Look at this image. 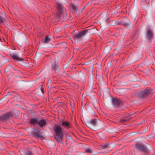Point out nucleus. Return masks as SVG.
<instances>
[{"label": "nucleus", "instance_id": "nucleus-1", "mask_svg": "<svg viewBox=\"0 0 155 155\" xmlns=\"http://www.w3.org/2000/svg\"><path fill=\"white\" fill-rule=\"evenodd\" d=\"M57 8L58 11V13L55 15L56 18L60 19L62 21H64L67 17L66 11L62 5L60 3H57Z\"/></svg>", "mask_w": 155, "mask_h": 155}, {"label": "nucleus", "instance_id": "nucleus-2", "mask_svg": "<svg viewBox=\"0 0 155 155\" xmlns=\"http://www.w3.org/2000/svg\"><path fill=\"white\" fill-rule=\"evenodd\" d=\"M54 130L56 135L55 138L56 140L58 143H61L64 137L62 128L60 126L58 125L55 127Z\"/></svg>", "mask_w": 155, "mask_h": 155}, {"label": "nucleus", "instance_id": "nucleus-3", "mask_svg": "<svg viewBox=\"0 0 155 155\" xmlns=\"http://www.w3.org/2000/svg\"><path fill=\"white\" fill-rule=\"evenodd\" d=\"M88 30L87 29H84L78 33H76L74 36L75 40L77 41L81 40L87 34Z\"/></svg>", "mask_w": 155, "mask_h": 155}, {"label": "nucleus", "instance_id": "nucleus-4", "mask_svg": "<svg viewBox=\"0 0 155 155\" xmlns=\"http://www.w3.org/2000/svg\"><path fill=\"white\" fill-rule=\"evenodd\" d=\"M152 90L149 88H145L143 91L140 92L139 96L141 98H143L147 96L148 94H151Z\"/></svg>", "mask_w": 155, "mask_h": 155}, {"label": "nucleus", "instance_id": "nucleus-5", "mask_svg": "<svg viewBox=\"0 0 155 155\" xmlns=\"http://www.w3.org/2000/svg\"><path fill=\"white\" fill-rule=\"evenodd\" d=\"M135 147L138 151L143 152L147 151V148L146 146L141 143H137L135 145Z\"/></svg>", "mask_w": 155, "mask_h": 155}, {"label": "nucleus", "instance_id": "nucleus-6", "mask_svg": "<svg viewBox=\"0 0 155 155\" xmlns=\"http://www.w3.org/2000/svg\"><path fill=\"white\" fill-rule=\"evenodd\" d=\"M112 99L113 104L115 106L119 107L122 103V101L119 98L112 97Z\"/></svg>", "mask_w": 155, "mask_h": 155}, {"label": "nucleus", "instance_id": "nucleus-7", "mask_svg": "<svg viewBox=\"0 0 155 155\" xmlns=\"http://www.w3.org/2000/svg\"><path fill=\"white\" fill-rule=\"evenodd\" d=\"M97 124V120L96 119H93L90 120L87 122L86 125L90 128H91V126H95Z\"/></svg>", "mask_w": 155, "mask_h": 155}, {"label": "nucleus", "instance_id": "nucleus-8", "mask_svg": "<svg viewBox=\"0 0 155 155\" xmlns=\"http://www.w3.org/2000/svg\"><path fill=\"white\" fill-rule=\"evenodd\" d=\"M11 58L14 60H16L17 61H22L24 60L22 58L18 56L16 54H10Z\"/></svg>", "mask_w": 155, "mask_h": 155}, {"label": "nucleus", "instance_id": "nucleus-9", "mask_svg": "<svg viewBox=\"0 0 155 155\" xmlns=\"http://www.w3.org/2000/svg\"><path fill=\"white\" fill-rule=\"evenodd\" d=\"M12 112H8L6 114L1 116L0 117V120H3L8 119L9 118L12 116Z\"/></svg>", "mask_w": 155, "mask_h": 155}, {"label": "nucleus", "instance_id": "nucleus-10", "mask_svg": "<svg viewBox=\"0 0 155 155\" xmlns=\"http://www.w3.org/2000/svg\"><path fill=\"white\" fill-rule=\"evenodd\" d=\"M32 135L36 138H41L42 137L40 130L36 129H35Z\"/></svg>", "mask_w": 155, "mask_h": 155}, {"label": "nucleus", "instance_id": "nucleus-11", "mask_svg": "<svg viewBox=\"0 0 155 155\" xmlns=\"http://www.w3.org/2000/svg\"><path fill=\"white\" fill-rule=\"evenodd\" d=\"M147 36L148 39H150L153 37V33L150 28H147Z\"/></svg>", "mask_w": 155, "mask_h": 155}, {"label": "nucleus", "instance_id": "nucleus-12", "mask_svg": "<svg viewBox=\"0 0 155 155\" xmlns=\"http://www.w3.org/2000/svg\"><path fill=\"white\" fill-rule=\"evenodd\" d=\"M38 119L39 118L37 117L31 118L29 120V123L33 125L38 124Z\"/></svg>", "mask_w": 155, "mask_h": 155}, {"label": "nucleus", "instance_id": "nucleus-13", "mask_svg": "<svg viewBox=\"0 0 155 155\" xmlns=\"http://www.w3.org/2000/svg\"><path fill=\"white\" fill-rule=\"evenodd\" d=\"M46 124V120L44 119H41L40 120H39L38 124L41 128L43 127Z\"/></svg>", "mask_w": 155, "mask_h": 155}, {"label": "nucleus", "instance_id": "nucleus-14", "mask_svg": "<svg viewBox=\"0 0 155 155\" xmlns=\"http://www.w3.org/2000/svg\"><path fill=\"white\" fill-rule=\"evenodd\" d=\"M126 117L124 118L121 120L120 121L121 122H125L126 121L129 120L132 117L131 115H127Z\"/></svg>", "mask_w": 155, "mask_h": 155}, {"label": "nucleus", "instance_id": "nucleus-15", "mask_svg": "<svg viewBox=\"0 0 155 155\" xmlns=\"http://www.w3.org/2000/svg\"><path fill=\"white\" fill-rule=\"evenodd\" d=\"M62 125L63 127L67 128H69L71 127V124L68 121H64L62 123Z\"/></svg>", "mask_w": 155, "mask_h": 155}, {"label": "nucleus", "instance_id": "nucleus-16", "mask_svg": "<svg viewBox=\"0 0 155 155\" xmlns=\"http://www.w3.org/2000/svg\"><path fill=\"white\" fill-rule=\"evenodd\" d=\"M70 9L71 10L76 11L77 10V8L74 5L71 4L70 5Z\"/></svg>", "mask_w": 155, "mask_h": 155}, {"label": "nucleus", "instance_id": "nucleus-17", "mask_svg": "<svg viewBox=\"0 0 155 155\" xmlns=\"http://www.w3.org/2000/svg\"><path fill=\"white\" fill-rule=\"evenodd\" d=\"M6 22L5 18L0 17V25L4 24Z\"/></svg>", "mask_w": 155, "mask_h": 155}, {"label": "nucleus", "instance_id": "nucleus-18", "mask_svg": "<svg viewBox=\"0 0 155 155\" xmlns=\"http://www.w3.org/2000/svg\"><path fill=\"white\" fill-rule=\"evenodd\" d=\"M50 39L48 37H46L45 38H44L43 40H42L41 42L45 43H47L49 42Z\"/></svg>", "mask_w": 155, "mask_h": 155}, {"label": "nucleus", "instance_id": "nucleus-19", "mask_svg": "<svg viewBox=\"0 0 155 155\" xmlns=\"http://www.w3.org/2000/svg\"><path fill=\"white\" fill-rule=\"evenodd\" d=\"M66 137L67 141H68L69 140L72 139V138L71 136L68 134H67Z\"/></svg>", "mask_w": 155, "mask_h": 155}, {"label": "nucleus", "instance_id": "nucleus-20", "mask_svg": "<svg viewBox=\"0 0 155 155\" xmlns=\"http://www.w3.org/2000/svg\"><path fill=\"white\" fill-rule=\"evenodd\" d=\"M102 148L103 149H105L106 148L109 147V145L107 143L103 144L101 145Z\"/></svg>", "mask_w": 155, "mask_h": 155}, {"label": "nucleus", "instance_id": "nucleus-21", "mask_svg": "<svg viewBox=\"0 0 155 155\" xmlns=\"http://www.w3.org/2000/svg\"><path fill=\"white\" fill-rule=\"evenodd\" d=\"M0 17L5 18V14L3 11H1L0 12Z\"/></svg>", "mask_w": 155, "mask_h": 155}, {"label": "nucleus", "instance_id": "nucleus-22", "mask_svg": "<svg viewBox=\"0 0 155 155\" xmlns=\"http://www.w3.org/2000/svg\"><path fill=\"white\" fill-rule=\"evenodd\" d=\"M58 69V65L57 64H55L53 68V69L55 71L56 70H57V69Z\"/></svg>", "mask_w": 155, "mask_h": 155}, {"label": "nucleus", "instance_id": "nucleus-23", "mask_svg": "<svg viewBox=\"0 0 155 155\" xmlns=\"http://www.w3.org/2000/svg\"><path fill=\"white\" fill-rule=\"evenodd\" d=\"M121 24L126 27H127L129 25V23L127 22H123Z\"/></svg>", "mask_w": 155, "mask_h": 155}, {"label": "nucleus", "instance_id": "nucleus-24", "mask_svg": "<svg viewBox=\"0 0 155 155\" xmlns=\"http://www.w3.org/2000/svg\"><path fill=\"white\" fill-rule=\"evenodd\" d=\"M86 152L89 153H91L92 150L91 149H88L86 150Z\"/></svg>", "mask_w": 155, "mask_h": 155}, {"label": "nucleus", "instance_id": "nucleus-25", "mask_svg": "<svg viewBox=\"0 0 155 155\" xmlns=\"http://www.w3.org/2000/svg\"><path fill=\"white\" fill-rule=\"evenodd\" d=\"M26 155H33V154L31 151H28L26 152Z\"/></svg>", "mask_w": 155, "mask_h": 155}, {"label": "nucleus", "instance_id": "nucleus-26", "mask_svg": "<svg viewBox=\"0 0 155 155\" xmlns=\"http://www.w3.org/2000/svg\"><path fill=\"white\" fill-rule=\"evenodd\" d=\"M39 87L40 88V89H41V91L42 93H44V89L43 88L42 86H40Z\"/></svg>", "mask_w": 155, "mask_h": 155}, {"label": "nucleus", "instance_id": "nucleus-27", "mask_svg": "<svg viewBox=\"0 0 155 155\" xmlns=\"http://www.w3.org/2000/svg\"><path fill=\"white\" fill-rule=\"evenodd\" d=\"M141 1L143 2H145L147 1L148 0H141Z\"/></svg>", "mask_w": 155, "mask_h": 155}, {"label": "nucleus", "instance_id": "nucleus-28", "mask_svg": "<svg viewBox=\"0 0 155 155\" xmlns=\"http://www.w3.org/2000/svg\"><path fill=\"white\" fill-rule=\"evenodd\" d=\"M149 1H148V2H147V4H148L149 3Z\"/></svg>", "mask_w": 155, "mask_h": 155}, {"label": "nucleus", "instance_id": "nucleus-29", "mask_svg": "<svg viewBox=\"0 0 155 155\" xmlns=\"http://www.w3.org/2000/svg\"><path fill=\"white\" fill-rule=\"evenodd\" d=\"M11 92L12 93H14L15 92Z\"/></svg>", "mask_w": 155, "mask_h": 155}, {"label": "nucleus", "instance_id": "nucleus-30", "mask_svg": "<svg viewBox=\"0 0 155 155\" xmlns=\"http://www.w3.org/2000/svg\"><path fill=\"white\" fill-rule=\"evenodd\" d=\"M18 77H19L21 78V77H20L19 76H18Z\"/></svg>", "mask_w": 155, "mask_h": 155}]
</instances>
